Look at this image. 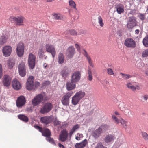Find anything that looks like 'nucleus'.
<instances>
[{
    "label": "nucleus",
    "instance_id": "3",
    "mask_svg": "<svg viewBox=\"0 0 148 148\" xmlns=\"http://www.w3.org/2000/svg\"><path fill=\"white\" fill-rule=\"evenodd\" d=\"M124 44L127 47L131 48H135L136 45L135 41L132 38L126 39L125 40Z\"/></svg>",
    "mask_w": 148,
    "mask_h": 148
},
{
    "label": "nucleus",
    "instance_id": "42",
    "mask_svg": "<svg viewBox=\"0 0 148 148\" xmlns=\"http://www.w3.org/2000/svg\"><path fill=\"white\" fill-rule=\"evenodd\" d=\"M98 23L99 24L100 26L101 27H103L104 25V23L103 22L102 18L101 16H99L98 17Z\"/></svg>",
    "mask_w": 148,
    "mask_h": 148
},
{
    "label": "nucleus",
    "instance_id": "34",
    "mask_svg": "<svg viewBox=\"0 0 148 148\" xmlns=\"http://www.w3.org/2000/svg\"><path fill=\"white\" fill-rule=\"evenodd\" d=\"M123 113L125 115L128 116H130L132 115V111L128 108L124 110Z\"/></svg>",
    "mask_w": 148,
    "mask_h": 148
},
{
    "label": "nucleus",
    "instance_id": "18",
    "mask_svg": "<svg viewBox=\"0 0 148 148\" xmlns=\"http://www.w3.org/2000/svg\"><path fill=\"white\" fill-rule=\"evenodd\" d=\"M24 20L25 19L23 17L18 16L13 17L12 18V21L14 22L16 25L20 26L22 25V23H23Z\"/></svg>",
    "mask_w": 148,
    "mask_h": 148
},
{
    "label": "nucleus",
    "instance_id": "7",
    "mask_svg": "<svg viewBox=\"0 0 148 148\" xmlns=\"http://www.w3.org/2000/svg\"><path fill=\"white\" fill-rule=\"evenodd\" d=\"M35 56L31 53L29 54L28 58V63L30 68L33 69L35 66Z\"/></svg>",
    "mask_w": 148,
    "mask_h": 148
},
{
    "label": "nucleus",
    "instance_id": "31",
    "mask_svg": "<svg viewBox=\"0 0 148 148\" xmlns=\"http://www.w3.org/2000/svg\"><path fill=\"white\" fill-rule=\"evenodd\" d=\"M79 127V125L78 124H76L73 126L72 129L70 130V135H72Z\"/></svg>",
    "mask_w": 148,
    "mask_h": 148
},
{
    "label": "nucleus",
    "instance_id": "6",
    "mask_svg": "<svg viewBox=\"0 0 148 148\" xmlns=\"http://www.w3.org/2000/svg\"><path fill=\"white\" fill-rule=\"evenodd\" d=\"M19 73L22 77L25 76L26 74V69L25 63L21 62H20L18 66Z\"/></svg>",
    "mask_w": 148,
    "mask_h": 148
},
{
    "label": "nucleus",
    "instance_id": "55",
    "mask_svg": "<svg viewBox=\"0 0 148 148\" xmlns=\"http://www.w3.org/2000/svg\"><path fill=\"white\" fill-rule=\"evenodd\" d=\"M140 18L142 20H143L145 18V14H140L139 15Z\"/></svg>",
    "mask_w": 148,
    "mask_h": 148
},
{
    "label": "nucleus",
    "instance_id": "14",
    "mask_svg": "<svg viewBox=\"0 0 148 148\" xmlns=\"http://www.w3.org/2000/svg\"><path fill=\"white\" fill-rule=\"evenodd\" d=\"M53 119V117L52 116H45L41 118L40 121L42 123L47 125L51 122Z\"/></svg>",
    "mask_w": 148,
    "mask_h": 148
},
{
    "label": "nucleus",
    "instance_id": "23",
    "mask_svg": "<svg viewBox=\"0 0 148 148\" xmlns=\"http://www.w3.org/2000/svg\"><path fill=\"white\" fill-rule=\"evenodd\" d=\"M88 143L87 140L85 139L80 143H76L75 147V148H84L87 144Z\"/></svg>",
    "mask_w": 148,
    "mask_h": 148
},
{
    "label": "nucleus",
    "instance_id": "12",
    "mask_svg": "<svg viewBox=\"0 0 148 148\" xmlns=\"http://www.w3.org/2000/svg\"><path fill=\"white\" fill-rule=\"evenodd\" d=\"M12 48L10 46H6L3 47L2 52L3 56L5 57L9 56L11 54Z\"/></svg>",
    "mask_w": 148,
    "mask_h": 148
},
{
    "label": "nucleus",
    "instance_id": "49",
    "mask_svg": "<svg viewBox=\"0 0 148 148\" xmlns=\"http://www.w3.org/2000/svg\"><path fill=\"white\" fill-rule=\"evenodd\" d=\"M66 33V34L69 33H70V34L72 35H76L77 32H76L75 30L73 29L71 30H67Z\"/></svg>",
    "mask_w": 148,
    "mask_h": 148
},
{
    "label": "nucleus",
    "instance_id": "37",
    "mask_svg": "<svg viewBox=\"0 0 148 148\" xmlns=\"http://www.w3.org/2000/svg\"><path fill=\"white\" fill-rule=\"evenodd\" d=\"M69 5L71 8L75 10L77 9L76 4L72 0H69Z\"/></svg>",
    "mask_w": 148,
    "mask_h": 148
},
{
    "label": "nucleus",
    "instance_id": "10",
    "mask_svg": "<svg viewBox=\"0 0 148 148\" xmlns=\"http://www.w3.org/2000/svg\"><path fill=\"white\" fill-rule=\"evenodd\" d=\"M136 25V21L135 18L134 17H129L127 25L128 29L131 31L132 28Z\"/></svg>",
    "mask_w": 148,
    "mask_h": 148
},
{
    "label": "nucleus",
    "instance_id": "25",
    "mask_svg": "<svg viewBox=\"0 0 148 148\" xmlns=\"http://www.w3.org/2000/svg\"><path fill=\"white\" fill-rule=\"evenodd\" d=\"M116 8L118 13L119 14H121L124 12V6L121 4L119 3L117 4Z\"/></svg>",
    "mask_w": 148,
    "mask_h": 148
},
{
    "label": "nucleus",
    "instance_id": "60",
    "mask_svg": "<svg viewBox=\"0 0 148 148\" xmlns=\"http://www.w3.org/2000/svg\"><path fill=\"white\" fill-rule=\"evenodd\" d=\"M75 46L77 48V50L79 51L80 50V49L79 45L77 44H76L75 45Z\"/></svg>",
    "mask_w": 148,
    "mask_h": 148
},
{
    "label": "nucleus",
    "instance_id": "2",
    "mask_svg": "<svg viewBox=\"0 0 148 148\" xmlns=\"http://www.w3.org/2000/svg\"><path fill=\"white\" fill-rule=\"evenodd\" d=\"M53 105L50 103H46L42 106L40 109V112L42 114H44L50 112L53 108Z\"/></svg>",
    "mask_w": 148,
    "mask_h": 148
},
{
    "label": "nucleus",
    "instance_id": "17",
    "mask_svg": "<svg viewBox=\"0 0 148 148\" xmlns=\"http://www.w3.org/2000/svg\"><path fill=\"white\" fill-rule=\"evenodd\" d=\"M12 86L16 90H18L21 88V85L20 83L16 79H14L12 81Z\"/></svg>",
    "mask_w": 148,
    "mask_h": 148
},
{
    "label": "nucleus",
    "instance_id": "38",
    "mask_svg": "<svg viewBox=\"0 0 148 148\" xmlns=\"http://www.w3.org/2000/svg\"><path fill=\"white\" fill-rule=\"evenodd\" d=\"M127 108L126 104L124 103H123L119 105V108L123 112Z\"/></svg>",
    "mask_w": 148,
    "mask_h": 148
},
{
    "label": "nucleus",
    "instance_id": "53",
    "mask_svg": "<svg viewBox=\"0 0 148 148\" xmlns=\"http://www.w3.org/2000/svg\"><path fill=\"white\" fill-rule=\"evenodd\" d=\"M95 148H106V147L103 146L101 143H99L97 144Z\"/></svg>",
    "mask_w": 148,
    "mask_h": 148
},
{
    "label": "nucleus",
    "instance_id": "15",
    "mask_svg": "<svg viewBox=\"0 0 148 148\" xmlns=\"http://www.w3.org/2000/svg\"><path fill=\"white\" fill-rule=\"evenodd\" d=\"M25 102L26 99L25 97L23 96H21L18 98L16 103L18 107H21L25 104Z\"/></svg>",
    "mask_w": 148,
    "mask_h": 148
},
{
    "label": "nucleus",
    "instance_id": "58",
    "mask_svg": "<svg viewBox=\"0 0 148 148\" xmlns=\"http://www.w3.org/2000/svg\"><path fill=\"white\" fill-rule=\"evenodd\" d=\"M2 75V66L0 64V78H1Z\"/></svg>",
    "mask_w": 148,
    "mask_h": 148
},
{
    "label": "nucleus",
    "instance_id": "8",
    "mask_svg": "<svg viewBox=\"0 0 148 148\" xmlns=\"http://www.w3.org/2000/svg\"><path fill=\"white\" fill-rule=\"evenodd\" d=\"M44 96L42 94H39L36 96L32 101V104L35 106L39 104L43 100Z\"/></svg>",
    "mask_w": 148,
    "mask_h": 148
},
{
    "label": "nucleus",
    "instance_id": "63",
    "mask_svg": "<svg viewBox=\"0 0 148 148\" xmlns=\"http://www.w3.org/2000/svg\"><path fill=\"white\" fill-rule=\"evenodd\" d=\"M114 114L116 115H119L120 114L117 111H115L114 112Z\"/></svg>",
    "mask_w": 148,
    "mask_h": 148
},
{
    "label": "nucleus",
    "instance_id": "13",
    "mask_svg": "<svg viewBox=\"0 0 148 148\" xmlns=\"http://www.w3.org/2000/svg\"><path fill=\"white\" fill-rule=\"evenodd\" d=\"M12 79L11 76L8 75H5L3 77V84L5 86H8L10 85Z\"/></svg>",
    "mask_w": 148,
    "mask_h": 148
},
{
    "label": "nucleus",
    "instance_id": "19",
    "mask_svg": "<svg viewBox=\"0 0 148 148\" xmlns=\"http://www.w3.org/2000/svg\"><path fill=\"white\" fill-rule=\"evenodd\" d=\"M74 53V48L73 46H71L67 49L66 54L69 58H71L73 56Z\"/></svg>",
    "mask_w": 148,
    "mask_h": 148
},
{
    "label": "nucleus",
    "instance_id": "35",
    "mask_svg": "<svg viewBox=\"0 0 148 148\" xmlns=\"http://www.w3.org/2000/svg\"><path fill=\"white\" fill-rule=\"evenodd\" d=\"M18 117L21 120L25 122H27L28 121V117L24 115H18Z\"/></svg>",
    "mask_w": 148,
    "mask_h": 148
},
{
    "label": "nucleus",
    "instance_id": "62",
    "mask_svg": "<svg viewBox=\"0 0 148 148\" xmlns=\"http://www.w3.org/2000/svg\"><path fill=\"white\" fill-rule=\"evenodd\" d=\"M44 84L46 85H48L50 84V82L48 81H45V82Z\"/></svg>",
    "mask_w": 148,
    "mask_h": 148
},
{
    "label": "nucleus",
    "instance_id": "33",
    "mask_svg": "<svg viewBox=\"0 0 148 148\" xmlns=\"http://www.w3.org/2000/svg\"><path fill=\"white\" fill-rule=\"evenodd\" d=\"M14 65V60L12 59H10L8 60V65L9 68L11 69Z\"/></svg>",
    "mask_w": 148,
    "mask_h": 148
},
{
    "label": "nucleus",
    "instance_id": "41",
    "mask_svg": "<svg viewBox=\"0 0 148 148\" xmlns=\"http://www.w3.org/2000/svg\"><path fill=\"white\" fill-rule=\"evenodd\" d=\"M127 86L128 88H130L132 90L135 91L136 90V88L135 87L132 85V84L130 83H128L127 85Z\"/></svg>",
    "mask_w": 148,
    "mask_h": 148
},
{
    "label": "nucleus",
    "instance_id": "32",
    "mask_svg": "<svg viewBox=\"0 0 148 148\" xmlns=\"http://www.w3.org/2000/svg\"><path fill=\"white\" fill-rule=\"evenodd\" d=\"M120 123L122 125L123 127L124 128L126 129L127 128V122L121 118L119 119Z\"/></svg>",
    "mask_w": 148,
    "mask_h": 148
},
{
    "label": "nucleus",
    "instance_id": "5",
    "mask_svg": "<svg viewBox=\"0 0 148 148\" xmlns=\"http://www.w3.org/2000/svg\"><path fill=\"white\" fill-rule=\"evenodd\" d=\"M73 92L70 91L67 93L62 97L61 102L62 104L64 106L68 105L69 103V99L70 97L72 95Z\"/></svg>",
    "mask_w": 148,
    "mask_h": 148
},
{
    "label": "nucleus",
    "instance_id": "29",
    "mask_svg": "<svg viewBox=\"0 0 148 148\" xmlns=\"http://www.w3.org/2000/svg\"><path fill=\"white\" fill-rule=\"evenodd\" d=\"M58 58V62L59 64H62L64 63V56L62 53H60L59 54Z\"/></svg>",
    "mask_w": 148,
    "mask_h": 148
},
{
    "label": "nucleus",
    "instance_id": "36",
    "mask_svg": "<svg viewBox=\"0 0 148 148\" xmlns=\"http://www.w3.org/2000/svg\"><path fill=\"white\" fill-rule=\"evenodd\" d=\"M120 75H121L122 78L125 80L127 79L132 77V76L129 74H125L121 73H120Z\"/></svg>",
    "mask_w": 148,
    "mask_h": 148
},
{
    "label": "nucleus",
    "instance_id": "57",
    "mask_svg": "<svg viewBox=\"0 0 148 148\" xmlns=\"http://www.w3.org/2000/svg\"><path fill=\"white\" fill-rule=\"evenodd\" d=\"M34 127L36 129L38 130H39V131L40 132L43 129H42L41 127L37 125L34 126Z\"/></svg>",
    "mask_w": 148,
    "mask_h": 148
},
{
    "label": "nucleus",
    "instance_id": "43",
    "mask_svg": "<svg viewBox=\"0 0 148 148\" xmlns=\"http://www.w3.org/2000/svg\"><path fill=\"white\" fill-rule=\"evenodd\" d=\"M112 118L114 122L116 124H118L120 123L119 119L116 117L115 115H112Z\"/></svg>",
    "mask_w": 148,
    "mask_h": 148
},
{
    "label": "nucleus",
    "instance_id": "11",
    "mask_svg": "<svg viewBox=\"0 0 148 148\" xmlns=\"http://www.w3.org/2000/svg\"><path fill=\"white\" fill-rule=\"evenodd\" d=\"M68 132L65 130H64L61 132L59 138V140L61 141L64 142L66 140L68 137Z\"/></svg>",
    "mask_w": 148,
    "mask_h": 148
},
{
    "label": "nucleus",
    "instance_id": "26",
    "mask_svg": "<svg viewBox=\"0 0 148 148\" xmlns=\"http://www.w3.org/2000/svg\"><path fill=\"white\" fill-rule=\"evenodd\" d=\"M43 136H45L46 138L50 137L51 136V133L49 130L47 128H43L41 132Z\"/></svg>",
    "mask_w": 148,
    "mask_h": 148
},
{
    "label": "nucleus",
    "instance_id": "64",
    "mask_svg": "<svg viewBox=\"0 0 148 148\" xmlns=\"http://www.w3.org/2000/svg\"><path fill=\"white\" fill-rule=\"evenodd\" d=\"M139 30L138 29H136L135 31V33L136 34H138L139 33Z\"/></svg>",
    "mask_w": 148,
    "mask_h": 148
},
{
    "label": "nucleus",
    "instance_id": "54",
    "mask_svg": "<svg viewBox=\"0 0 148 148\" xmlns=\"http://www.w3.org/2000/svg\"><path fill=\"white\" fill-rule=\"evenodd\" d=\"M142 101H147L148 99V95H144L142 96Z\"/></svg>",
    "mask_w": 148,
    "mask_h": 148
},
{
    "label": "nucleus",
    "instance_id": "47",
    "mask_svg": "<svg viewBox=\"0 0 148 148\" xmlns=\"http://www.w3.org/2000/svg\"><path fill=\"white\" fill-rule=\"evenodd\" d=\"M53 18L57 20H60L62 18L60 15L59 14H53Z\"/></svg>",
    "mask_w": 148,
    "mask_h": 148
},
{
    "label": "nucleus",
    "instance_id": "9",
    "mask_svg": "<svg viewBox=\"0 0 148 148\" xmlns=\"http://www.w3.org/2000/svg\"><path fill=\"white\" fill-rule=\"evenodd\" d=\"M81 73L78 71L74 72L71 75V81L73 82L76 83L79 82L81 78Z\"/></svg>",
    "mask_w": 148,
    "mask_h": 148
},
{
    "label": "nucleus",
    "instance_id": "16",
    "mask_svg": "<svg viewBox=\"0 0 148 148\" xmlns=\"http://www.w3.org/2000/svg\"><path fill=\"white\" fill-rule=\"evenodd\" d=\"M46 51L51 53L53 58H54L56 55V51L54 47L51 45L47 44L46 46Z\"/></svg>",
    "mask_w": 148,
    "mask_h": 148
},
{
    "label": "nucleus",
    "instance_id": "50",
    "mask_svg": "<svg viewBox=\"0 0 148 148\" xmlns=\"http://www.w3.org/2000/svg\"><path fill=\"white\" fill-rule=\"evenodd\" d=\"M142 56L143 57H147L148 56V49H146L143 51Z\"/></svg>",
    "mask_w": 148,
    "mask_h": 148
},
{
    "label": "nucleus",
    "instance_id": "56",
    "mask_svg": "<svg viewBox=\"0 0 148 148\" xmlns=\"http://www.w3.org/2000/svg\"><path fill=\"white\" fill-rule=\"evenodd\" d=\"M60 121L56 119H55L54 121V124L55 125H57L60 124Z\"/></svg>",
    "mask_w": 148,
    "mask_h": 148
},
{
    "label": "nucleus",
    "instance_id": "40",
    "mask_svg": "<svg viewBox=\"0 0 148 148\" xmlns=\"http://www.w3.org/2000/svg\"><path fill=\"white\" fill-rule=\"evenodd\" d=\"M61 74L62 76L64 77H65L66 76L69 74L67 70H63L61 72Z\"/></svg>",
    "mask_w": 148,
    "mask_h": 148
},
{
    "label": "nucleus",
    "instance_id": "45",
    "mask_svg": "<svg viewBox=\"0 0 148 148\" xmlns=\"http://www.w3.org/2000/svg\"><path fill=\"white\" fill-rule=\"evenodd\" d=\"M46 140L50 143L53 144V145H56V143L54 141L52 138H51L50 137H48L46 138Z\"/></svg>",
    "mask_w": 148,
    "mask_h": 148
},
{
    "label": "nucleus",
    "instance_id": "24",
    "mask_svg": "<svg viewBox=\"0 0 148 148\" xmlns=\"http://www.w3.org/2000/svg\"><path fill=\"white\" fill-rule=\"evenodd\" d=\"M83 54L85 57H86L87 60L88 61V62L90 66L92 67H94V65L92 63V60L90 58V57L89 56L88 54H87V52L85 50H84V52H83Z\"/></svg>",
    "mask_w": 148,
    "mask_h": 148
},
{
    "label": "nucleus",
    "instance_id": "4",
    "mask_svg": "<svg viewBox=\"0 0 148 148\" xmlns=\"http://www.w3.org/2000/svg\"><path fill=\"white\" fill-rule=\"evenodd\" d=\"M25 47L24 44L20 42L17 45L16 51L17 54L19 57H22L24 54Z\"/></svg>",
    "mask_w": 148,
    "mask_h": 148
},
{
    "label": "nucleus",
    "instance_id": "59",
    "mask_svg": "<svg viewBox=\"0 0 148 148\" xmlns=\"http://www.w3.org/2000/svg\"><path fill=\"white\" fill-rule=\"evenodd\" d=\"M58 146L60 148H64V145L60 143H58Z\"/></svg>",
    "mask_w": 148,
    "mask_h": 148
},
{
    "label": "nucleus",
    "instance_id": "52",
    "mask_svg": "<svg viewBox=\"0 0 148 148\" xmlns=\"http://www.w3.org/2000/svg\"><path fill=\"white\" fill-rule=\"evenodd\" d=\"M107 71L108 74L110 75H113L114 74V73L112 69L110 68H109L107 69Z\"/></svg>",
    "mask_w": 148,
    "mask_h": 148
},
{
    "label": "nucleus",
    "instance_id": "39",
    "mask_svg": "<svg viewBox=\"0 0 148 148\" xmlns=\"http://www.w3.org/2000/svg\"><path fill=\"white\" fill-rule=\"evenodd\" d=\"M142 42L145 46L148 47V38L146 36L143 39Z\"/></svg>",
    "mask_w": 148,
    "mask_h": 148
},
{
    "label": "nucleus",
    "instance_id": "21",
    "mask_svg": "<svg viewBox=\"0 0 148 148\" xmlns=\"http://www.w3.org/2000/svg\"><path fill=\"white\" fill-rule=\"evenodd\" d=\"M75 84L71 81L67 82L66 84V89L68 91L74 89L76 87Z\"/></svg>",
    "mask_w": 148,
    "mask_h": 148
},
{
    "label": "nucleus",
    "instance_id": "27",
    "mask_svg": "<svg viewBox=\"0 0 148 148\" xmlns=\"http://www.w3.org/2000/svg\"><path fill=\"white\" fill-rule=\"evenodd\" d=\"M85 95V93L84 92L80 90L77 92L74 95L81 100L84 97Z\"/></svg>",
    "mask_w": 148,
    "mask_h": 148
},
{
    "label": "nucleus",
    "instance_id": "46",
    "mask_svg": "<svg viewBox=\"0 0 148 148\" xmlns=\"http://www.w3.org/2000/svg\"><path fill=\"white\" fill-rule=\"evenodd\" d=\"M38 54L40 58H42L43 57L44 54V50L43 48L39 49Z\"/></svg>",
    "mask_w": 148,
    "mask_h": 148
},
{
    "label": "nucleus",
    "instance_id": "61",
    "mask_svg": "<svg viewBox=\"0 0 148 148\" xmlns=\"http://www.w3.org/2000/svg\"><path fill=\"white\" fill-rule=\"evenodd\" d=\"M47 66H48V65H47V64L45 63L43 64V67L45 69H47Z\"/></svg>",
    "mask_w": 148,
    "mask_h": 148
},
{
    "label": "nucleus",
    "instance_id": "20",
    "mask_svg": "<svg viewBox=\"0 0 148 148\" xmlns=\"http://www.w3.org/2000/svg\"><path fill=\"white\" fill-rule=\"evenodd\" d=\"M102 133V128L99 127L96 130L92 133V136L95 139L98 138Z\"/></svg>",
    "mask_w": 148,
    "mask_h": 148
},
{
    "label": "nucleus",
    "instance_id": "48",
    "mask_svg": "<svg viewBox=\"0 0 148 148\" xmlns=\"http://www.w3.org/2000/svg\"><path fill=\"white\" fill-rule=\"evenodd\" d=\"M88 79L89 81H91L92 79V73L91 70L89 69L88 70Z\"/></svg>",
    "mask_w": 148,
    "mask_h": 148
},
{
    "label": "nucleus",
    "instance_id": "28",
    "mask_svg": "<svg viewBox=\"0 0 148 148\" xmlns=\"http://www.w3.org/2000/svg\"><path fill=\"white\" fill-rule=\"evenodd\" d=\"M8 38V36L7 35H2L0 38V45H3L5 43Z\"/></svg>",
    "mask_w": 148,
    "mask_h": 148
},
{
    "label": "nucleus",
    "instance_id": "1",
    "mask_svg": "<svg viewBox=\"0 0 148 148\" xmlns=\"http://www.w3.org/2000/svg\"><path fill=\"white\" fill-rule=\"evenodd\" d=\"M34 78L32 76H29L27 79L26 84V88L29 90H35L40 84L39 82H34Z\"/></svg>",
    "mask_w": 148,
    "mask_h": 148
},
{
    "label": "nucleus",
    "instance_id": "51",
    "mask_svg": "<svg viewBox=\"0 0 148 148\" xmlns=\"http://www.w3.org/2000/svg\"><path fill=\"white\" fill-rule=\"evenodd\" d=\"M142 134L143 138L145 140H148V135L145 132H142Z\"/></svg>",
    "mask_w": 148,
    "mask_h": 148
},
{
    "label": "nucleus",
    "instance_id": "30",
    "mask_svg": "<svg viewBox=\"0 0 148 148\" xmlns=\"http://www.w3.org/2000/svg\"><path fill=\"white\" fill-rule=\"evenodd\" d=\"M80 99L74 95L72 98L71 103L74 105H76L78 104Z\"/></svg>",
    "mask_w": 148,
    "mask_h": 148
},
{
    "label": "nucleus",
    "instance_id": "22",
    "mask_svg": "<svg viewBox=\"0 0 148 148\" xmlns=\"http://www.w3.org/2000/svg\"><path fill=\"white\" fill-rule=\"evenodd\" d=\"M114 136L113 135L108 134L104 138V141L106 143H111L113 142L115 139Z\"/></svg>",
    "mask_w": 148,
    "mask_h": 148
},
{
    "label": "nucleus",
    "instance_id": "44",
    "mask_svg": "<svg viewBox=\"0 0 148 148\" xmlns=\"http://www.w3.org/2000/svg\"><path fill=\"white\" fill-rule=\"evenodd\" d=\"M83 137V135L82 134L80 133H77L76 135L75 139L78 140H80Z\"/></svg>",
    "mask_w": 148,
    "mask_h": 148
}]
</instances>
